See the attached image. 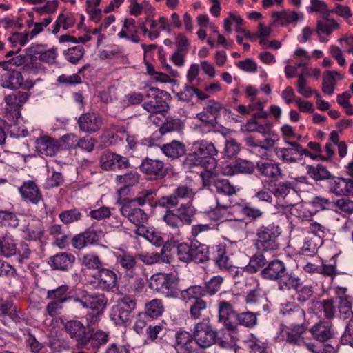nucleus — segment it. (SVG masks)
Segmentation results:
<instances>
[{"instance_id":"1","label":"nucleus","mask_w":353,"mask_h":353,"mask_svg":"<svg viewBox=\"0 0 353 353\" xmlns=\"http://www.w3.org/2000/svg\"><path fill=\"white\" fill-rule=\"evenodd\" d=\"M218 153L212 142L206 139L197 140L192 143L191 152L187 155L184 164L189 168L201 166L205 170H213L216 167L215 157Z\"/></svg>"},{"instance_id":"2","label":"nucleus","mask_w":353,"mask_h":353,"mask_svg":"<svg viewBox=\"0 0 353 353\" xmlns=\"http://www.w3.org/2000/svg\"><path fill=\"white\" fill-rule=\"evenodd\" d=\"M179 278L170 273H156L149 280V288L165 298L176 299L179 295Z\"/></svg>"},{"instance_id":"3","label":"nucleus","mask_w":353,"mask_h":353,"mask_svg":"<svg viewBox=\"0 0 353 353\" xmlns=\"http://www.w3.org/2000/svg\"><path fill=\"white\" fill-rule=\"evenodd\" d=\"M281 234L280 226L275 223L261 225L256 230V248L261 252H272L279 248L278 238Z\"/></svg>"},{"instance_id":"4","label":"nucleus","mask_w":353,"mask_h":353,"mask_svg":"<svg viewBox=\"0 0 353 353\" xmlns=\"http://www.w3.org/2000/svg\"><path fill=\"white\" fill-rule=\"evenodd\" d=\"M274 153L277 159L283 163H296L300 161L303 156L313 159H316L314 155L303 148L299 143L288 140L284 141L283 145L275 147Z\"/></svg>"},{"instance_id":"5","label":"nucleus","mask_w":353,"mask_h":353,"mask_svg":"<svg viewBox=\"0 0 353 353\" xmlns=\"http://www.w3.org/2000/svg\"><path fill=\"white\" fill-rule=\"evenodd\" d=\"M192 333L195 343L202 350L212 347L219 339L218 331L209 319H203L196 323Z\"/></svg>"},{"instance_id":"6","label":"nucleus","mask_w":353,"mask_h":353,"mask_svg":"<svg viewBox=\"0 0 353 353\" xmlns=\"http://www.w3.org/2000/svg\"><path fill=\"white\" fill-rule=\"evenodd\" d=\"M194 189L187 184H180L173 190L172 193L160 197L156 201V205L163 208H172L181 203L193 202L195 197Z\"/></svg>"},{"instance_id":"7","label":"nucleus","mask_w":353,"mask_h":353,"mask_svg":"<svg viewBox=\"0 0 353 353\" xmlns=\"http://www.w3.org/2000/svg\"><path fill=\"white\" fill-rule=\"evenodd\" d=\"M223 109V105L219 101L210 100L195 118L201 122L200 126L205 128L206 132H212L217 126V119Z\"/></svg>"},{"instance_id":"8","label":"nucleus","mask_w":353,"mask_h":353,"mask_svg":"<svg viewBox=\"0 0 353 353\" xmlns=\"http://www.w3.org/2000/svg\"><path fill=\"white\" fill-rule=\"evenodd\" d=\"M180 298L185 303H191L189 313L192 319L201 318L202 313L208 307L207 302L203 300L201 290H194L190 287L180 291Z\"/></svg>"},{"instance_id":"9","label":"nucleus","mask_w":353,"mask_h":353,"mask_svg":"<svg viewBox=\"0 0 353 353\" xmlns=\"http://www.w3.org/2000/svg\"><path fill=\"white\" fill-rule=\"evenodd\" d=\"M31 94L27 92L17 91L4 97L6 103L5 114L11 121L17 120L21 117L23 105L29 100Z\"/></svg>"},{"instance_id":"10","label":"nucleus","mask_w":353,"mask_h":353,"mask_svg":"<svg viewBox=\"0 0 353 353\" xmlns=\"http://www.w3.org/2000/svg\"><path fill=\"white\" fill-rule=\"evenodd\" d=\"M167 92L157 88L150 87L145 93L147 100L142 107L148 112L163 113L169 109L168 103L163 99Z\"/></svg>"},{"instance_id":"11","label":"nucleus","mask_w":353,"mask_h":353,"mask_svg":"<svg viewBox=\"0 0 353 353\" xmlns=\"http://www.w3.org/2000/svg\"><path fill=\"white\" fill-rule=\"evenodd\" d=\"M218 322L223 324L228 331L236 332L237 325L232 321L235 319L237 311L234 303L226 300H219L217 302Z\"/></svg>"},{"instance_id":"12","label":"nucleus","mask_w":353,"mask_h":353,"mask_svg":"<svg viewBox=\"0 0 353 353\" xmlns=\"http://www.w3.org/2000/svg\"><path fill=\"white\" fill-rule=\"evenodd\" d=\"M0 85L10 90L22 88L30 90L35 85V82L30 79L24 80L21 72L15 70H8L0 77Z\"/></svg>"},{"instance_id":"13","label":"nucleus","mask_w":353,"mask_h":353,"mask_svg":"<svg viewBox=\"0 0 353 353\" xmlns=\"http://www.w3.org/2000/svg\"><path fill=\"white\" fill-rule=\"evenodd\" d=\"M18 191L24 202L36 205L44 202L41 190L35 181H23L18 188Z\"/></svg>"},{"instance_id":"14","label":"nucleus","mask_w":353,"mask_h":353,"mask_svg":"<svg viewBox=\"0 0 353 353\" xmlns=\"http://www.w3.org/2000/svg\"><path fill=\"white\" fill-rule=\"evenodd\" d=\"M64 330L69 336L77 343L79 349L85 348V341L89 330L79 320L72 319L64 323Z\"/></svg>"},{"instance_id":"15","label":"nucleus","mask_w":353,"mask_h":353,"mask_svg":"<svg viewBox=\"0 0 353 353\" xmlns=\"http://www.w3.org/2000/svg\"><path fill=\"white\" fill-rule=\"evenodd\" d=\"M136 301L130 296H124L118 300L117 303L112 307V315L114 320H120L125 323L130 321V314L136 307Z\"/></svg>"},{"instance_id":"16","label":"nucleus","mask_w":353,"mask_h":353,"mask_svg":"<svg viewBox=\"0 0 353 353\" xmlns=\"http://www.w3.org/2000/svg\"><path fill=\"white\" fill-rule=\"evenodd\" d=\"M121 215L139 227V230L144 229V223L148 221V215L144 210L134 206L132 202H126L120 208Z\"/></svg>"},{"instance_id":"17","label":"nucleus","mask_w":353,"mask_h":353,"mask_svg":"<svg viewBox=\"0 0 353 353\" xmlns=\"http://www.w3.org/2000/svg\"><path fill=\"white\" fill-rule=\"evenodd\" d=\"M328 190L336 196H353V179L333 176L328 181Z\"/></svg>"},{"instance_id":"18","label":"nucleus","mask_w":353,"mask_h":353,"mask_svg":"<svg viewBox=\"0 0 353 353\" xmlns=\"http://www.w3.org/2000/svg\"><path fill=\"white\" fill-rule=\"evenodd\" d=\"M141 171L153 179H161L168 173L162 161L145 158L140 165Z\"/></svg>"},{"instance_id":"19","label":"nucleus","mask_w":353,"mask_h":353,"mask_svg":"<svg viewBox=\"0 0 353 353\" xmlns=\"http://www.w3.org/2000/svg\"><path fill=\"white\" fill-rule=\"evenodd\" d=\"M210 257L221 270H229L232 267V261L228 255L226 245L224 244L219 243L211 246Z\"/></svg>"},{"instance_id":"20","label":"nucleus","mask_w":353,"mask_h":353,"mask_svg":"<svg viewBox=\"0 0 353 353\" xmlns=\"http://www.w3.org/2000/svg\"><path fill=\"white\" fill-rule=\"evenodd\" d=\"M97 280V287L102 291L109 292L118 284L117 274L109 268H103L94 276Z\"/></svg>"},{"instance_id":"21","label":"nucleus","mask_w":353,"mask_h":353,"mask_svg":"<svg viewBox=\"0 0 353 353\" xmlns=\"http://www.w3.org/2000/svg\"><path fill=\"white\" fill-rule=\"evenodd\" d=\"M77 123L81 131L91 134L100 130L103 125V119L97 113L87 112L79 117Z\"/></svg>"},{"instance_id":"22","label":"nucleus","mask_w":353,"mask_h":353,"mask_svg":"<svg viewBox=\"0 0 353 353\" xmlns=\"http://www.w3.org/2000/svg\"><path fill=\"white\" fill-rule=\"evenodd\" d=\"M36 151L43 155L52 157L60 150L58 140L48 135H42L34 141Z\"/></svg>"},{"instance_id":"23","label":"nucleus","mask_w":353,"mask_h":353,"mask_svg":"<svg viewBox=\"0 0 353 353\" xmlns=\"http://www.w3.org/2000/svg\"><path fill=\"white\" fill-rule=\"evenodd\" d=\"M310 332L316 341L321 343L326 342L334 336L333 324L327 321H319L312 325Z\"/></svg>"},{"instance_id":"24","label":"nucleus","mask_w":353,"mask_h":353,"mask_svg":"<svg viewBox=\"0 0 353 353\" xmlns=\"http://www.w3.org/2000/svg\"><path fill=\"white\" fill-rule=\"evenodd\" d=\"M281 312L287 322L291 325H303L305 313L303 309L294 303H288L283 306Z\"/></svg>"},{"instance_id":"25","label":"nucleus","mask_w":353,"mask_h":353,"mask_svg":"<svg viewBox=\"0 0 353 353\" xmlns=\"http://www.w3.org/2000/svg\"><path fill=\"white\" fill-rule=\"evenodd\" d=\"M287 267L284 262L279 259L269 261L260 272L261 276L268 281H276L283 273H285Z\"/></svg>"},{"instance_id":"26","label":"nucleus","mask_w":353,"mask_h":353,"mask_svg":"<svg viewBox=\"0 0 353 353\" xmlns=\"http://www.w3.org/2000/svg\"><path fill=\"white\" fill-rule=\"evenodd\" d=\"M21 232L26 241H40L44 235V227L39 220L31 219L23 226Z\"/></svg>"},{"instance_id":"27","label":"nucleus","mask_w":353,"mask_h":353,"mask_svg":"<svg viewBox=\"0 0 353 353\" xmlns=\"http://www.w3.org/2000/svg\"><path fill=\"white\" fill-rule=\"evenodd\" d=\"M168 250L169 245H164L161 249L160 253H139L137 254V257L138 259L148 265H151L159 262L170 263L172 261V257L170 255L167 254Z\"/></svg>"},{"instance_id":"28","label":"nucleus","mask_w":353,"mask_h":353,"mask_svg":"<svg viewBox=\"0 0 353 353\" xmlns=\"http://www.w3.org/2000/svg\"><path fill=\"white\" fill-rule=\"evenodd\" d=\"M322 311L323 312L325 319H334L336 313V307L332 299L324 300L323 301L312 300L311 301L310 306L308 308L310 313H314L318 315Z\"/></svg>"},{"instance_id":"29","label":"nucleus","mask_w":353,"mask_h":353,"mask_svg":"<svg viewBox=\"0 0 353 353\" xmlns=\"http://www.w3.org/2000/svg\"><path fill=\"white\" fill-rule=\"evenodd\" d=\"M305 331V328L303 325H294L283 328L281 334L282 336L290 344L301 346L304 342L302 335Z\"/></svg>"},{"instance_id":"30","label":"nucleus","mask_w":353,"mask_h":353,"mask_svg":"<svg viewBox=\"0 0 353 353\" xmlns=\"http://www.w3.org/2000/svg\"><path fill=\"white\" fill-rule=\"evenodd\" d=\"M110 339V332L102 330H90L85 341V348L90 345L95 350H99Z\"/></svg>"},{"instance_id":"31","label":"nucleus","mask_w":353,"mask_h":353,"mask_svg":"<svg viewBox=\"0 0 353 353\" xmlns=\"http://www.w3.org/2000/svg\"><path fill=\"white\" fill-rule=\"evenodd\" d=\"M193 341V333L190 334L186 331L177 332L175 334L174 348L177 353H192Z\"/></svg>"},{"instance_id":"32","label":"nucleus","mask_w":353,"mask_h":353,"mask_svg":"<svg viewBox=\"0 0 353 353\" xmlns=\"http://www.w3.org/2000/svg\"><path fill=\"white\" fill-rule=\"evenodd\" d=\"M137 254L123 251L117 256V264L124 270L126 275L131 277L136 276L135 269L137 266Z\"/></svg>"},{"instance_id":"33","label":"nucleus","mask_w":353,"mask_h":353,"mask_svg":"<svg viewBox=\"0 0 353 353\" xmlns=\"http://www.w3.org/2000/svg\"><path fill=\"white\" fill-rule=\"evenodd\" d=\"M224 279L220 275L212 276L208 281L204 283V285H191L190 286L194 290H201V295L213 296L216 294L221 288Z\"/></svg>"},{"instance_id":"34","label":"nucleus","mask_w":353,"mask_h":353,"mask_svg":"<svg viewBox=\"0 0 353 353\" xmlns=\"http://www.w3.org/2000/svg\"><path fill=\"white\" fill-rule=\"evenodd\" d=\"M276 282L278 289L284 292L296 289L301 284V279L294 272L288 271L286 268L285 273L281 274Z\"/></svg>"},{"instance_id":"35","label":"nucleus","mask_w":353,"mask_h":353,"mask_svg":"<svg viewBox=\"0 0 353 353\" xmlns=\"http://www.w3.org/2000/svg\"><path fill=\"white\" fill-rule=\"evenodd\" d=\"M118 36L119 38L128 39L134 43H139L141 39L138 35V27L135 20L132 18L125 19Z\"/></svg>"},{"instance_id":"36","label":"nucleus","mask_w":353,"mask_h":353,"mask_svg":"<svg viewBox=\"0 0 353 353\" xmlns=\"http://www.w3.org/2000/svg\"><path fill=\"white\" fill-rule=\"evenodd\" d=\"M74 255L66 252H60L51 256L49 265L55 270H65L74 263Z\"/></svg>"},{"instance_id":"37","label":"nucleus","mask_w":353,"mask_h":353,"mask_svg":"<svg viewBox=\"0 0 353 353\" xmlns=\"http://www.w3.org/2000/svg\"><path fill=\"white\" fill-rule=\"evenodd\" d=\"M162 152L169 158L178 159L185 154L186 148L183 142L174 140L161 147Z\"/></svg>"},{"instance_id":"38","label":"nucleus","mask_w":353,"mask_h":353,"mask_svg":"<svg viewBox=\"0 0 353 353\" xmlns=\"http://www.w3.org/2000/svg\"><path fill=\"white\" fill-rule=\"evenodd\" d=\"M196 212L192 202L180 203L175 211L182 224L188 225L192 223Z\"/></svg>"},{"instance_id":"39","label":"nucleus","mask_w":353,"mask_h":353,"mask_svg":"<svg viewBox=\"0 0 353 353\" xmlns=\"http://www.w3.org/2000/svg\"><path fill=\"white\" fill-rule=\"evenodd\" d=\"M257 168L260 174L265 178L278 179L283 176L279 163L264 162L257 163Z\"/></svg>"},{"instance_id":"40","label":"nucleus","mask_w":353,"mask_h":353,"mask_svg":"<svg viewBox=\"0 0 353 353\" xmlns=\"http://www.w3.org/2000/svg\"><path fill=\"white\" fill-rule=\"evenodd\" d=\"M75 22L76 19L72 13L63 12L59 14L54 23L52 26V33L57 34L61 28L65 30L71 28L74 26Z\"/></svg>"},{"instance_id":"41","label":"nucleus","mask_w":353,"mask_h":353,"mask_svg":"<svg viewBox=\"0 0 353 353\" xmlns=\"http://www.w3.org/2000/svg\"><path fill=\"white\" fill-rule=\"evenodd\" d=\"M239 210L241 212V214L248 220L252 221H256L257 220L262 218L264 214V212L256 207L254 206L250 202H242L236 204Z\"/></svg>"},{"instance_id":"42","label":"nucleus","mask_w":353,"mask_h":353,"mask_svg":"<svg viewBox=\"0 0 353 353\" xmlns=\"http://www.w3.org/2000/svg\"><path fill=\"white\" fill-rule=\"evenodd\" d=\"M258 316L259 313L251 311L237 312L235 323L237 327L241 325L248 329H252L258 324Z\"/></svg>"},{"instance_id":"43","label":"nucleus","mask_w":353,"mask_h":353,"mask_svg":"<svg viewBox=\"0 0 353 353\" xmlns=\"http://www.w3.org/2000/svg\"><path fill=\"white\" fill-rule=\"evenodd\" d=\"M192 261L201 263H205L210 259V248L199 241H192Z\"/></svg>"},{"instance_id":"44","label":"nucleus","mask_w":353,"mask_h":353,"mask_svg":"<svg viewBox=\"0 0 353 353\" xmlns=\"http://www.w3.org/2000/svg\"><path fill=\"white\" fill-rule=\"evenodd\" d=\"M272 19V24L284 26L296 21L298 20V14L294 11L286 10L281 12H273Z\"/></svg>"},{"instance_id":"45","label":"nucleus","mask_w":353,"mask_h":353,"mask_svg":"<svg viewBox=\"0 0 353 353\" xmlns=\"http://www.w3.org/2000/svg\"><path fill=\"white\" fill-rule=\"evenodd\" d=\"M165 312L163 302L160 299H154L145 305V314L152 319L161 316Z\"/></svg>"},{"instance_id":"46","label":"nucleus","mask_w":353,"mask_h":353,"mask_svg":"<svg viewBox=\"0 0 353 353\" xmlns=\"http://www.w3.org/2000/svg\"><path fill=\"white\" fill-rule=\"evenodd\" d=\"M306 169L307 174L316 181L324 180L330 181L333 176L327 168L321 164H318L316 166L307 165Z\"/></svg>"},{"instance_id":"47","label":"nucleus","mask_w":353,"mask_h":353,"mask_svg":"<svg viewBox=\"0 0 353 353\" xmlns=\"http://www.w3.org/2000/svg\"><path fill=\"white\" fill-rule=\"evenodd\" d=\"M140 174L136 171L130 170L124 174L117 175L115 181L118 185L128 188L138 184Z\"/></svg>"},{"instance_id":"48","label":"nucleus","mask_w":353,"mask_h":353,"mask_svg":"<svg viewBox=\"0 0 353 353\" xmlns=\"http://www.w3.org/2000/svg\"><path fill=\"white\" fill-rule=\"evenodd\" d=\"M322 244L323 240L319 238L306 237L301 248V253L305 256H314Z\"/></svg>"},{"instance_id":"49","label":"nucleus","mask_w":353,"mask_h":353,"mask_svg":"<svg viewBox=\"0 0 353 353\" xmlns=\"http://www.w3.org/2000/svg\"><path fill=\"white\" fill-rule=\"evenodd\" d=\"M325 21L318 20L316 22V33L320 35L324 33L330 36L334 30L339 28V23L333 19L324 17Z\"/></svg>"},{"instance_id":"50","label":"nucleus","mask_w":353,"mask_h":353,"mask_svg":"<svg viewBox=\"0 0 353 353\" xmlns=\"http://www.w3.org/2000/svg\"><path fill=\"white\" fill-rule=\"evenodd\" d=\"M69 288L67 285H62L56 289L50 290L47 292L46 298L50 300L65 303L72 299V296H67V292Z\"/></svg>"},{"instance_id":"51","label":"nucleus","mask_w":353,"mask_h":353,"mask_svg":"<svg viewBox=\"0 0 353 353\" xmlns=\"http://www.w3.org/2000/svg\"><path fill=\"white\" fill-rule=\"evenodd\" d=\"M81 263L89 270L99 271L103 268V262L99 256L93 253H88L83 256Z\"/></svg>"},{"instance_id":"52","label":"nucleus","mask_w":353,"mask_h":353,"mask_svg":"<svg viewBox=\"0 0 353 353\" xmlns=\"http://www.w3.org/2000/svg\"><path fill=\"white\" fill-rule=\"evenodd\" d=\"M214 188L216 192L226 196H232L236 193V187L225 179H217L214 182Z\"/></svg>"},{"instance_id":"53","label":"nucleus","mask_w":353,"mask_h":353,"mask_svg":"<svg viewBox=\"0 0 353 353\" xmlns=\"http://www.w3.org/2000/svg\"><path fill=\"white\" fill-rule=\"evenodd\" d=\"M233 168L236 174H252L255 170V165L252 161L237 159L233 162Z\"/></svg>"},{"instance_id":"54","label":"nucleus","mask_w":353,"mask_h":353,"mask_svg":"<svg viewBox=\"0 0 353 353\" xmlns=\"http://www.w3.org/2000/svg\"><path fill=\"white\" fill-rule=\"evenodd\" d=\"M118 154L111 152H103L100 157V163L102 169L105 170H117V158Z\"/></svg>"},{"instance_id":"55","label":"nucleus","mask_w":353,"mask_h":353,"mask_svg":"<svg viewBox=\"0 0 353 353\" xmlns=\"http://www.w3.org/2000/svg\"><path fill=\"white\" fill-rule=\"evenodd\" d=\"M165 330L162 323L150 324L145 331L147 339L152 342H156L159 338L161 339V336L165 335Z\"/></svg>"},{"instance_id":"56","label":"nucleus","mask_w":353,"mask_h":353,"mask_svg":"<svg viewBox=\"0 0 353 353\" xmlns=\"http://www.w3.org/2000/svg\"><path fill=\"white\" fill-rule=\"evenodd\" d=\"M155 195L156 191L152 189H143L137 192V196L128 202H132L133 204L137 203L139 205L143 206L147 203L151 202Z\"/></svg>"},{"instance_id":"57","label":"nucleus","mask_w":353,"mask_h":353,"mask_svg":"<svg viewBox=\"0 0 353 353\" xmlns=\"http://www.w3.org/2000/svg\"><path fill=\"white\" fill-rule=\"evenodd\" d=\"M192 242L190 244L186 243L179 244L176 247V255L179 260L184 263L192 261Z\"/></svg>"},{"instance_id":"58","label":"nucleus","mask_w":353,"mask_h":353,"mask_svg":"<svg viewBox=\"0 0 353 353\" xmlns=\"http://www.w3.org/2000/svg\"><path fill=\"white\" fill-rule=\"evenodd\" d=\"M84 54L85 50L81 46L70 48L64 52L66 60L72 64H77L83 57Z\"/></svg>"},{"instance_id":"59","label":"nucleus","mask_w":353,"mask_h":353,"mask_svg":"<svg viewBox=\"0 0 353 353\" xmlns=\"http://www.w3.org/2000/svg\"><path fill=\"white\" fill-rule=\"evenodd\" d=\"M82 214L77 208L64 210L59 214V218L64 224H70L81 219Z\"/></svg>"},{"instance_id":"60","label":"nucleus","mask_w":353,"mask_h":353,"mask_svg":"<svg viewBox=\"0 0 353 353\" xmlns=\"http://www.w3.org/2000/svg\"><path fill=\"white\" fill-rule=\"evenodd\" d=\"M265 264L266 260L265 256L261 254H256L250 258L249 263L245 267V270L249 273H256Z\"/></svg>"},{"instance_id":"61","label":"nucleus","mask_w":353,"mask_h":353,"mask_svg":"<svg viewBox=\"0 0 353 353\" xmlns=\"http://www.w3.org/2000/svg\"><path fill=\"white\" fill-rule=\"evenodd\" d=\"M294 189L293 184L290 181H280L274 183L272 194L276 197H285Z\"/></svg>"},{"instance_id":"62","label":"nucleus","mask_w":353,"mask_h":353,"mask_svg":"<svg viewBox=\"0 0 353 353\" xmlns=\"http://www.w3.org/2000/svg\"><path fill=\"white\" fill-rule=\"evenodd\" d=\"M340 317L347 319L353 316L351 298H341L338 302Z\"/></svg>"},{"instance_id":"63","label":"nucleus","mask_w":353,"mask_h":353,"mask_svg":"<svg viewBox=\"0 0 353 353\" xmlns=\"http://www.w3.org/2000/svg\"><path fill=\"white\" fill-rule=\"evenodd\" d=\"M63 183L64 179L62 174L53 170L46 179L44 188L52 189L62 185Z\"/></svg>"},{"instance_id":"64","label":"nucleus","mask_w":353,"mask_h":353,"mask_svg":"<svg viewBox=\"0 0 353 353\" xmlns=\"http://www.w3.org/2000/svg\"><path fill=\"white\" fill-rule=\"evenodd\" d=\"M107 299L104 294L93 293L92 294L88 308L93 310L103 311L107 305Z\"/></svg>"}]
</instances>
